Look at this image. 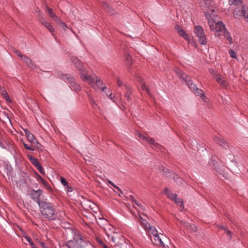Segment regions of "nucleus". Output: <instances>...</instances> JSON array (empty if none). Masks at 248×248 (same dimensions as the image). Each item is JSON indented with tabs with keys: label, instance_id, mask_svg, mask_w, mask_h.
I'll return each mask as SVG.
<instances>
[{
	"label": "nucleus",
	"instance_id": "obj_1",
	"mask_svg": "<svg viewBox=\"0 0 248 248\" xmlns=\"http://www.w3.org/2000/svg\"><path fill=\"white\" fill-rule=\"evenodd\" d=\"M38 206L43 219L47 221L58 219V213L54 204L45 200L40 202Z\"/></svg>",
	"mask_w": 248,
	"mask_h": 248
},
{
	"label": "nucleus",
	"instance_id": "obj_2",
	"mask_svg": "<svg viewBox=\"0 0 248 248\" xmlns=\"http://www.w3.org/2000/svg\"><path fill=\"white\" fill-rule=\"evenodd\" d=\"M175 71L177 76L179 78H182L185 81L190 90L192 91L196 95L200 96L203 100H204V99L206 98L204 92L202 89L197 87L196 85L193 83L191 78L180 69H177Z\"/></svg>",
	"mask_w": 248,
	"mask_h": 248
},
{
	"label": "nucleus",
	"instance_id": "obj_3",
	"mask_svg": "<svg viewBox=\"0 0 248 248\" xmlns=\"http://www.w3.org/2000/svg\"><path fill=\"white\" fill-rule=\"evenodd\" d=\"M85 242L83 240L82 235L78 233V236L73 240H69L65 246L67 248H83Z\"/></svg>",
	"mask_w": 248,
	"mask_h": 248
},
{
	"label": "nucleus",
	"instance_id": "obj_4",
	"mask_svg": "<svg viewBox=\"0 0 248 248\" xmlns=\"http://www.w3.org/2000/svg\"><path fill=\"white\" fill-rule=\"evenodd\" d=\"M193 32L198 38V41L201 45H206L207 44L206 36L202 26H196L194 27Z\"/></svg>",
	"mask_w": 248,
	"mask_h": 248
},
{
	"label": "nucleus",
	"instance_id": "obj_5",
	"mask_svg": "<svg viewBox=\"0 0 248 248\" xmlns=\"http://www.w3.org/2000/svg\"><path fill=\"white\" fill-rule=\"evenodd\" d=\"M211 30L216 32L215 36L219 37L225 31L226 28L223 22L218 21L217 23L214 22L210 24Z\"/></svg>",
	"mask_w": 248,
	"mask_h": 248
},
{
	"label": "nucleus",
	"instance_id": "obj_6",
	"mask_svg": "<svg viewBox=\"0 0 248 248\" xmlns=\"http://www.w3.org/2000/svg\"><path fill=\"white\" fill-rule=\"evenodd\" d=\"M61 78L67 80L69 83V86L72 90L77 92L81 90V87L76 82L75 79L70 75L62 74Z\"/></svg>",
	"mask_w": 248,
	"mask_h": 248
},
{
	"label": "nucleus",
	"instance_id": "obj_7",
	"mask_svg": "<svg viewBox=\"0 0 248 248\" xmlns=\"http://www.w3.org/2000/svg\"><path fill=\"white\" fill-rule=\"evenodd\" d=\"M140 223L149 234H151L153 236H154L158 233V232L155 227L151 226L150 224L141 217H140Z\"/></svg>",
	"mask_w": 248,
	"mask_h": 248
},
{
	"label": "nucleus",
	"instance_id": "obj_8",
	"mask_svg": "<svg viewBox=\"0 0 248 248\" xmlns=\"http://www.w3.org/2000/svg\"><path fill=\"white\" fill-rule=\"evenodd\" d=\"M71 60L72 63L79 71L80 76L82 74H85L86 73V68L83 65V62L74 56L71 57Z\"/></svg>",
	"mask_w": 248,
	"mask_h": 248
},
{
	"label": "nucleus",
	"instance_id": "obj_9",
	"mask_svg": "<svg viewBox=\"0 0 248 248\" xmlns=\"http://www.w3.org/2000/svg\"><path fill=\"white\" fill-rule=\"evenodd\" d=\"M42 193L43 191L41 189H38L37 190L32 189L29 191L28 194L30 197L34 202H37L38 204L39 205V203L43 201L40 200V197L42 195Z\"/></svg>",
	"mask_w": 248,
	"mask_h": 248
},
{
	"label": "nucleus",
	"instance_id": "obj_10",
	"mask_svg": "<svg viewBox=\"0 0 248 248\" xmlns=\"http://www.w3.org/2000/svg\"><path fill=\"white\" fill-rule=\"evenodd\" d=\"M38 21L43 25L50 32H53L54 31V28L52 26L48 23L46 19L44 17L43 13H40L39 15H38Z\"/></svg>",
	"mask_w": 248,
	"mask_h": 248
},
{
	"label": "nucleus",
	"instance_id": "obj_11",
	"mask_svg": "<svg viewBox=\"0 0 248 248\" xmlns=\"http://www.w3.org/2000/svg\"><path fill=\"white\" fill-rule=\"evenodd\" d=\"M63 234L65 237L66 239H69L73 238L75 239L76 237L78 236V233H76V231L71 227H68L65 230Z\"/></svg>",
	"mask_w": 248,
	"mask_h": 248
},
{
	"label": "nucleus",
	"instance_id": "obj_12",
	"mask_svg": "<svg viewBox=\"0 0 248 248\" xmlns=\"http://www.w3.org/2000/svg\"><path fill=\"white\" fill-rule=\"evenodd\" d=\"M214 78L216 79L217 82L223 88H226L228 86V82L224 79L223 77L219 74H214Z\"/></svg>",
	"mask_w": 248,
	"mask_h": 248
},
{
	"label": "nucleus",
	"instance_id": "obj_13",
	"mask_svg": "<svg viewBox=\"0 0 248 248\" xmlns=\"http://www.w3.org/2000/svg\"><path fill=\"white\" fill-rule=\"evenodd\" d=\"M86 73L87 72L80 76L81 79L83 81H88L91 86H93V88H95L96 80L93 78L90 75H88Z\"/></svg>",
	"mask_w": 248,
	"mask_h": 248
},
{
	"label": "nucleus",
	"instance_id": "obj_14",
	"mask_svg": "<svg viewBox=\"0 0 248 248\" xmlns=\"http://www.w3.org/2000/svg\"><path fill=\"white\" fill-rule=\"evenodd\" d=\"M22 61L25 62L28 66L32 69L37 68V66L27 55L22 56Z\"/></svg>",
	"mask_w": 248,
	"mask_h": 248
},
{
	"label": "nucleus",
	"instance_id": "obj_15",
	"mask_svg": "<svg viewBox=\"0 0 248 248\" xmlns=\"http://www.w3.org/2000/svg\"><path fill=\"white\" fill-rule=\"evenodd\" d=\"M122 90L125 92L124 96L128 102H130L132 100L130 96L132 93L131 87L128 85H124Z\"/></svg>",
	"mask_w": 248,
	"mask_h": 248
},
{
	"label": "nucleus",
	"instance_id": "obj_16",
	"mask_svg": "<svg viewBox=\"0 0 248 248\" xmlns=\"http://www.w3.org/2000/svg\"><path fill=\"white\" fill-rule=\"evenodd\" d=\"M213 140L217 143L220 145L223 148H226L228 147V143L224 139L219 137V136H215L213 137Z\"/></svg>",
	"mask_w": 248,
	"mask_h": 248
},
{
	"label": "nucleus",
	"instance_id": "obj_17",
	"mask_svg": "<svg viewBox=\"0 0 248 248\" xmlns=\"http://www.w3.org/2000/svg\"><path fill=\"white\" fill-rule=\"evenodd\" d=\"M150 239L154 245L160 246L162 247H165V245L163 242L162 239L159 237L158 233L156 235L153 236V239L151 238Z\"/></svg>",
	"mask_w": 248,
	"mask_h": 248
},
{
	"label": "nucleus",
	"instance_id": "obj_18",
	"mask_svg": "<svg viewBox=\"0 0 248 248\" xmlns=\"http://www.w3.org/2000/svg\"><path fill=\"white\" fill-rule=\"evenodd\" d=\"M26 138L28 140V141L33 145L36 147L42 146L41 145L38 143L37 140L35 139V137L32 134H30L29 135L26 136Z\"/></svg>",
	"mask_w": 248,
	"mask_h": 248
},
{
	"label": "nucleus",
	"instance_id": "obj_19",
	"mask_svg": "<svg viewBox=\"0 0 248 248\" xmlns=\"http://www.w3.org/2000/svg\"><path fill=\"white\" fill-rule=\"evenodd\" d=\"M21 142L23 143V144L24 145L25 148L28 150L32 151H39L42 150V147H36V146L33 145L32 144H31V143H30V144L26 143L22 140H21Z\"/></svg>",
	"mask_w": 248,
	"mask_h": 248
},
{
	"label": "nucleus",
	"instance_id": "obj_20",
	"mask_svg": "<svg viewBox=\"0 0 248 248\" xmlns=\"http://www.w3.org/2000/svg\"><path fill=\"white\" fill-rule=\"evenodd\" d=\"M176 29L177 30V32L180 36L183 37L185 40L189 41L190 39L189 38L188 34L186 33L181 27L177 26L176 27Z\"/></svg>",
	"mask_w": 248,
	"mask_h": 248
},
{
	"label": "nucleus",
	"instance_id": "obj_21",
	"mask_svg": "<svg viewBox=\"0 0 248 248\" xmlns=\"http://www.w3.org/2000/svg\"><path fill=\"white\" fill-rule=\"evenodd\" d=\"M181 224L186 229L191 232H195L197 230V227L194 224H190L186 222H182Z\"/></svg>",
	"mask_w": 248,
	"mask_h": 248
},
{
	"label": "nucleus",
	"instance_id": "obj_22",
	"mask_svg": "<svg viewBox=\"0 0 248 248\" xmlns=\"http://www.w3.org/2000/svg\"><path fill=\"white\" fill-rule=\"evenodd\" d=\"M240 16H243L245 20L248 22V8L243 6L241 11H239Z\"/></svg>",
	"mask_w": 248,
	"mask_h": 248
},
{
	"label": "nucleus",
	"instance_id": "obj_23",
	"mask_svg": "<svg viewBox=\"0 0 248 248\" xmlns=\"http://www.w3.org/2000/svg\"><path fill=\"white\" fill-rule=\"evenodd\" d=\"M161 171L163 172V174L165 176L169 178L172 177L175 173L173 171L170 170L169 169L165 168H163Z\"/></svg>",
	"mask_w": 248,
	"mask_h": 248
},
{
	"label": "nucleus",
	"instance_id": "obj_24",
	"mask_svg": "<svg viewBox=\"0 0 248 248\" xmlns=\"http://www.w3.org/2000/svg\"><path fill=\"white\" fill-rule=\"evenodd\" d=\"M223 159V163L224 164H226L229 162H232L234 159V156L232 154L229 153L228 155H227V156L225 155V156H224Z\"/></svg>",
	"mask_w": 248,
	"mask_h": 248
},
{
	"label": "nucleus",
	"instance_id": "obj_25",
	"mask_svg": "<svg viewBox=\"0 0 248 248\" xmlns=\"http://www.w3.org/2000/svg\"><path fill=\"white\" fill-rule=\"evenodd\" d=\"M102 6L110 15H112L115 14V11L107 3H104Z\"/></svg>",
	"mask_w": 248,
	"mask_h": 248
},
{
	"label": "nucleus",
	"instance_id": "obj_26",
	"mask_svg": "<svg viewBox=\"0 0 248 248\" xmlns=\"http://www.w3.org/2000/svg\"><path fill=\"white\" fill-rule=\"evenodd\" d=\"M103 82L101 81L100 79H96L95 81V88H99L102 91H104L105 89H106V86H102Z\"/></svg>",
	"mask_w": 248,
	"mask_h": 248
},
{
	"label": "nucleus",
	"instance_id": "obj_27",
	"mask_svg": "<svg viewBox=\"0 0 248 248\" xmlns=\"http://www.w3.org/2000/svg\"><path fill=\"white\" fill-rule=\"evenodd\" d=\"M28 157L31 163L36 167L40 165L38 160L37 158H34L32 155H29Z\"/></svg>",
	"mask_w": 248,
	"mask_h": 248
},
{
	"label": "nucleus",
	"instance_id": "obj_28",
	"mask_svg": "<svg viewBox=\"0 0 248 248\" xmlns=\"http://www.w3.org/2000/svg\"><path fill=\"white\" fill-rule=\"evenodd\" d=\"M223 33L224 37L229 41V43L230 44H232V38L230 35V33L226 30V29Z\"/></svg>",
	"mask_w": 248,
	"mask_h": 248
},
{
	"label": "nucleus",
	"instance_id": "obj_29",
	"mask_svg": "<svg viewBox=\"0 0 248 248\" xmlns=\"http://www.w3.org/2000/svg\"><path fill=\"white\" fill-rule=\"evenodd\" d=\"M46 11L50 17L53 18V17H55L56 15L53 12L52 9L47 6H46Z\"/></svg>",
	"mask_w": 248,
	"mask_h": 248
},
{
	"label": "nucleus",
	"instance_id": "obj_30",
	"mask_svg": "<svg viewBox=\"0 0 248 248\" xmlns=\"http://www.w3.org/2000/svg\"><path fill=\"white\" fill-rule=\"evenodd\" d=\"M172 178H173L174 181L177 183V184H181L182 182V179L181 177H179L177 174L174 173Z\"/></svg>",
	"mask_w": 248,
	"mask_h": 248
},
{
	"label": "nucleus",
	"instance_id": "obj_31",
	"mask_svg": "<svg viewBox=\"0 0 248 248\" xmlns=\"http://www.w3.org/2000/svg\"><path fill=\"white\" fill-rule=\"evenodd\" d=\"M229 2L230 5L234 4L236 5H238L243 2L242 0H229Z\"/></svg>",
	"mask_w": 248,
	"mask_h": 248
},
{
	"label": "nucleus",
	"instance_id": "obj_32",
	"mask_svg": "<svg viewBox=\"0 0 248 248\" xmlns=\"http://www.w3.org/2000/svg\"><path fill=\"white\" fill-rule=\"evenodd\" d=\"M141 89L143 91H145L146 93L149 94V95H151L150 90L149 88L145 85L144 83H142L140 84Z\"/></svg>",
	"mask_w": 248,
	"mask_h": 248
},
{
	"label": "nucleus",
	"instance_id": "obj_33",
	"mask_svg": "<svg viewBox=\"0 0 248 248\" xmlns=\"http://www.w3.org/2000/svg\"><path fill=\"white\" fill-rule=\"evenodd\" d=\"M19 174L20 176L22 178V179L24 181H27V177H28V175H27L26 172L20 170Z\"/></svg>",
	"mask_w": 248,
	"mask_h": 248
},
{
	"label": "nucleus",
	"instance_id": "obj_34",
	"mask_svg": "<svg viewBox=\"0 0 248 248\" xmlns=\"http://www.w3.org/2000/svg\"><path fill=\"white\" fill-rule=\"evenodd\" d=\"M167 196L170 200L174 201L177 196V195L176 193H172L170 192V193H168Z\"/></svg>",
	"mask_w": 248,
	"mask_h": 248
},
{
	"label": "nucleus",
	"instance_id": "obj_35",
	"mask_svg": "<svg viewBox=\"0 0 248 248\" xmlns=\"http://www.w3.org/2000/svg\"><path fill=\"white\" fill-rule=\"evenodd\" d=\"M125 60L127 65H130L131 64L132 58L130 55L128 54L125 56Z\"/></svg>",
	"mask_w": 248,
	"mask_h": 248
},
{
	"label": "nucleus",
	"instance_id": "obj_36",
	"mask_svg": "<svg viewBox=\"0 0 248 248\" xmlns=\"http://www.w3.org/2000/svg\"><path fill=\"white\" fill-rule=\"evenodd\" d=\"M130 199L133 202H134L137 205H138V206L139 207H141V204L140 203H139L138 202V201L136 200V199L135 198L134 196H133V195H130Z\"/></svg>",
	"mask_w": 248,
	"mask_h": 248
},
{
	"label": "nucleus",
	"instance_id": "obj_37",
	"mask_svg": "<svg viewBox=\"0 0 248 248\" xmlns=\"http://www.w3.org/2000/svg\"><path fill=\"white\" fill-rule=\"evenodd\" d=\"M173 201L177 204L181 203V206L182 205L183 206V200L181 198H178L177 196L176 197V199H175Z\"/></svg>",
	"mask_w": 248,
	"mask_h": 248
},
{
	"label": "nucleus",
	"instance_id": "obj_38",
	"mask_svg": "<svg viewBox=\"0 0 248 248\" xmlns=\"http://www.w3.org/2000/svg\"><path fill=\"white\" fill-rule=\"evenodd\" d=\"M137 136L138 137V138L140 139H142L143 140H147V138L148 137L144 136L143 134H141L139 132H137Z\"/></svg>",
	"mask_w": 248,
	"mask_h": 248
},
{
	"label": "nucleus",
	"instance_id": "obj_39",
	"mask_svg": "<svg viewBox=\"0 0 248 248\" xmlns=\"http://www.w3.org/2000/svg\"><path fill=\"white\" fill-rule=\"evenodd\" d=\"M229 53L230 55V57L232 58H236V53L235 52V51L232 49H231L229 51Z\"/></svg>",
	"mask_w": 248,
	"mask_h": 248
},
{
	"label": "nucleus",
	"instance_id": "obj_40",
	"mask_svg": "<svg viewBox=\"0 0 248 248\" xmlns=\"http://www.w3.org/2000/svg\"><path fill=\"white\" fill-rule=\"evenodd\" d=\"M2 94H3V97L5 98V99L6 100V101L8 102H9V103L12 102V100L10 98L9 95H8L7 93L6 92L3 93Z\"/></svg>",
	"mask_w": 248,
	"mask_h": 248
},
{
	"label": "nucleus",
	"instance_id": "obj_41",
	"mask_svg": "<svg viewBox=\"0 0 248 248\" xmlns=\"http://www.w3.org/2000/svg\"><path fill=\"white\" fill-rule=\"evenodd\" d=\"M146 141H147L148 143H149L151 144H153V145L155 144V140H154V139L153 138H151L149 137H147Z\"/></svg>",
	"mask_w": 248,
	"mask_h": 248
},
{
	"label": "nucleus",
	"instance_id": "obj_42",
	"mask_svg": "<svg viewBox=\"0 0 248 248\" xmlns=\"http://www.w3.org/2000/svg\"><path fill=\"white\" fill-rule=\"evenodd\" d=\"M38 178L45 186H49L48 183L41 176L38 175Z\"/></svg>",
	"mask_w": 248,
	"mask_h": 248
},
{
	"label": "nucleus",
	"instance_id": "obj_43",
	"mask_svg": "<svg viewBox=\"0 0 248 248\" xmlns=\"http://www.w3.org/2000/svg\"><path fill=\"white\" fill-rule=\"evenodd\" d=\"M60 180H61V182L62 185H63L64 186H67V185L68 184V183L67 182L66 180H65V179L64 178L61 177L60 178Z\"/></svg>",
	"mask_w": 248,
	"mask_h": 248
},
{
	"label": "nucleus",
	"instance_id": "obj_44",
	"mask_svg": "<svg viewBox=\"0 0 248 248\" xmlns=\"http://www.w3.org/2000/svg\"><path fill=\"white\" fill-rule=\"evenodd\" d=\"M36 168H37V169H38V170L39 171V172H40L42 174H45V171H44V170H43V167H42V166H41L40 165H38Z\"/></svg>",
	"mask_w": 248,
	"mask_h": 248
},
{
	"label": "nucleus",
	"instance_id": "obj_45",
	"mask_svg": "<svg viewBox=\"0 0 248 248\" xmlns=\"http://www.w3.org/2000/svg\"><path fill=\"white\" fill-rule=\"evenodd\" d=\"M53 18L54 21L59 24H60V23L62 22L61 19L59 18L56 15H55V17H53Z\"/></svg>",
	"mask_w": 248,
	"mask_h": 248
},
{
	"label": "nucleus",
	"instance_id": "obj_46",
	"mask_svg": "<svg viewBox=\"0 0 248 248\" xmlns=\"http://www.w3.org/2000/svg\"><path fill=\"white\" fill-rule=\"evenodd\" d=\"M117 82L118 86H119L120 87H122V88L124 87V84H123L122 81H121V80L119 78L117 79Z\"/></svg>",
	"mask_w": 248,
	"mask_h": 248
},
{
	"label": "nucleus",
	"instance_id": "obj_47",
	"mask_svg": "<svg viewBox=\"0 0 248 248\" xmlns=\"http://www.w3.org/2000/svg\"><path fill=\"white\" fill-rule=\"evenodd\" d=\"M65 186V188L66 189V191L67 192H72L73 191V188L71 186H70L68 184L67 185V186Z\"/></svg>",
	"mask_w": 248,
	"mask_h": 248
},
{
	"label": "nucleus",
	"instance_id": "obj_48",
	"mask_svg": "<svg viewBox=\"0 0 248 248\" xmlns=\"http://www.w3.org/2000/svg\"><path fill=\"white\" fill-rule=\"evenodd\" d=\"M137 79L140 82V84L144 83L142 78L140 76H138L137 77Z\"/></svg>",
	"mask_w": 248,
	"mask_h": 248
},
{
	"label": "nucleus",
	"instance_id": "obj_49",
	"mask_svg": "<svg viewBox=\"0 0 248 248\" xmlns=\"http://www.w3.org/2000/svg\"><path fill=\"white\" fill-rule=\"evenodd\" d=\"M171 191L170 190V189L168 187H165L163 190V192L166 195H168V193H170Z\"/></svg>",
	"mask_w": 248,
	"mask_h": 248
},
{
	"label": "nucleus",
	"instance_id": "obj_50",
	"mask_svg": "<svg viewBox=\"0 0 248 248\" xmlns=\"http://www.w3.org/2000/svg\"><path fill=\"white\" fill-rule=\"evenodd\" d=\"M107 182L108 183L110 184V185H111L113 187H114V188H118V186H116L112 182H111L110 180H107Z\"/></svg>",
	"mask_w": 248,
	"mask_h": 248
},
{
	"label": "nucleus",
	"instance_id": "obj_51",
	"mask_svg": "<svg viewBox=\"0 0 248 248\" xmlns=\"http://www.w3.org/2000/svg\"><path fill=\"white\" fill-rule=\"evenodd\" d=\"M16 54L19 57H20L21 58V59H22V56H24V55H22L21 54L20 52L18 50H16V51H15Z\"/></svg>",
	"mask_w": 248,
	"mask_h": 248
},
{
	"label": "nucleus",
	"instance_id": "obj_52",
	"mask_svg": "<svg viewBox=\"0 0 248 248\" xmlns=\"http://www.w3.org/2000/svg\"><path fill=\"white\" fill-rule=\"evenodd\" d=\"M59 25L64 30L66 28H67L66 25L62 21L60 23Z\"/></svg>",
	"mask_w": 248,
	"mask_h": 248
},
{
	"label": "nucleus",
	"instance_id": "obj_53",
	"mask_svg": "<svg viewBox=\"0 0 248 248\" xmlns=\"http://www.w3.org/2000/svg\"><path fill=\"white\" fill-rule=\"evenodd\" d=\"M23 129L25 133L26 136L29 135L31 133L30 132V131L28 129L25 128V129Z\"/></svg>",
	"mask_w": 248,
	"mask_h": 248
},
{
	"label": "nucleus",
	"instance_id": "obj_54",
	"mask_svg": "<svg viewBox=\"0 0 248 248\" xmlns=\"http://www.w3.org/2000/svg\"><path fill=\"white\" fill-rule=\"evenodd\" d=\"M25 238L30 244H31V243L32 242L31 238L29 236H26L25 237Z\"/></svg>",
	"mask_w": 248,
	"mask_h": 248
},
{
	"label": "nucleus",
	"instance_id": "obj_55",
	"mask_svg": "<svg viewBox=\"0 0 248 248\" xmlns=\"http://www.w3.org/2000/svg\"><path fill=\"white\" fill-rule=\"evenodd\" d=\"M40 245L42 248H49L48 247H46V244L44 242H41Z\"/></svg>",
	"mask_w": 248,
	"mask_h": 248
},
{
	"label": "nucleus",
	"instance_id": "obj_56",
	"mask_svg": "<svg viewBox=\"0 0 248 248\" xmlns=\"http://www.w3.org/2000/svg\"><path fill=\"white\" fill-rule=\"evenodd\" d=\"M227 235L230 237V238H232V232L231 231L227 230L226 231Z\"/></svg>",
	"mask_w": 248,
	"mask_h": 248
},
{
	"label": "nucleus",
	"instance_id": "obj_57",
	"mask_svg": "<svg viewBox=\"0 0 248 248\" xmlns=\"http://www.w3.org/2000/svg\"><path fill=\"white\" fill-rule=\"evenodd\" d=\"M218 228L221 229H222V230H224L225 231L227 230V228L226 226H224V225L219 226Z\"/></svg>",
	"mask_w": 248,
	"mask_h": 248
},
{
	"label": "nucleus",
	"instance_id": "obj_58",
	"mask_svg": "<svg viewBox=\"0 0 248 248\" xmlns=\"http://www.w3.org/2000/svg\"><path fill=\"white\" fill-rule=\"evenodd\" d=\"M100 244L104 248H109L108 246H107L104 242H100Z\"/></svg>",
	"mask_w": 248,
	"mask_h": 248
},
{
	"label": "nucleus",
	"instance_id": "obj_59",
	"mask_svg": "<svg viewBox=\"0 0 248 248\" xmlns=\"http://www.w3.org/2000/svg\"><path fill=\"white\" fill-rule=\"evenodd\" d=\"M35 13L37 14V16L39 15V13H42V12H41L40 9L38 8H37L35 10Z\"/></svg>",
	"mask_w": 248,
	"mask_h": 248
},
{
	"label": "nucleus",
	"instance_id": "obj_60",
	"mask_svg": "<svg viewBox=\"0 0 248 248\" xmlns=\"http://www.w3.org/2000/svg\"><path fill=\"white\" fill-rule=\"evenodd\" d=\"M107 95H108V97H109L110 99H111V100H112V99H113V98H114V96L113 95V94H112V93H110L109 94H108H108H107Z\"/></svg>",
	"mask_w": 248,
	"mask_h": 248
},
{
	"label": "nucleus",
	"instance_id": "obj_61",
	"mask_svg": "<svg viewBox=\"0 0 248 248\" xmlns=\"http://www.w3.org/2000/svg\"><path fill=\"white\" fill-rule=\"evenodd\" d=\"M30 245L31 248H37V247L35 246L33 242L32 243H31Z\"/></svg>",
	"mask_w": 248,
	"mask_h": 248
},
{
	"label": "nucleus",
	"instance_id": "obj_62",
	"mask_svg": "<svg viewBox=\"0 0 248 248\" xmlns=\"http://www.w3.org/2000/svg\"><path fill=\"white\" fill-rule=\"evenodd\" d=\"M239 15L237 13H236V12L235 11L234 14H233V16H234V17L235 18H237L238 17V16H239Z\"/></svg>",
	"mask_w": 248,
	"mask_h": 248
},
{
	"label": "nucleus",
	"instance_id": "obj_63",
	"mask_svg": "<svg viewBox=\"0 0 248 248\" xmlns=\"http://www.w3.org/2000/svg\"><path fill=\"white\" fill-rule=\"evenodd\" d=\"M116 189H117L119 191H120L121 193H123L122 190L121 188H120L118 186V188H115Z\"/></svg>",
	"mask_w": 248,
	"mask_h": 248
},
{
	"label": "nucleus",
	"instance_id": "obj_64",
	"mask_svg": "<svg viewBox=\"0 0 248 248\" xmlns=\"http://www.w3.org/2000/svg\"><path fill=\"white\" fill-rule=\"evenodd\" d=\"M93 105L94 106L95 105L96 106L97 104L95 103V102L93 101Z\"/></svg>",
	"mask_w": 248,
	"mask_h": 248
}]
</instances>
